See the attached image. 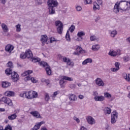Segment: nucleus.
<instances>
[{"instance_id": "obj_51", "label": "nucleus", "mask_w": 130, "mask_h": 130, "mask_svg": "<svg viewBox=\"0 0 130 130\" xmlns=\"http://www.w3.org/2000/svg\"><path fill=\"white\" fill-rule=\"evenodd\" d=\"M20 97H23L24 98H27V93L26 92L20 94Z\"/></svg>"}, {"instance_id": "obj_53", "label": "nucleus", "mask_w": 130, "mask_h": 130, "mask_svg": "<svg viewBox=\"0 0 130 130\" xmlns=\"http://www.w3.org/2000/svg\"><path fill=\"white\" fill-rule=\"evenodd\" d=\"M69 87L71 89H75L76 88V84H69Z\"/></svg>"}, {"instance_id": "obj_20", "label": "nucleus", "mask_w": 130, "mask_h": 130, "mask_svg": "<svg viewBox=\"0 0 130 130\" xmlns=\"http://www.w3.org/2000/svg\"><path fill=\"white\" fill-rule=\"evenodd\" d=\"M33 91L30 90L28 92H26V98L27 99H33Z\"/></svg>"}, {"instance_id": "obj_28", "label": "nucleus", "mask_w": 130, "mask_h": 130, "mask_svg": "<svg viewBox=\"0 0 130 130\" xmlns=\"http://www.w3.org/2000/svg\"><path fill=\"white\" fill-rule=\"evenodd\" d=\"M16 118H17V114L16 113L8 116V119H9V120H14V119H16Z\"/></svg>"}, {"instance_id": "obj_50", "label": "nucleus", "mask_w": 130, "mask_h": 130, "mask_svg": "<svg viewBox=\"0 0 130 130\" xmlns=\"http://www.w3.org/2000/svg\"><path fill=\"white\" fill-rule=\"evenodd\" d=\"M58 94H59V91H55L53 94V96H52V97L55 98V97H56V95H58Z\"/></svg>"}, {"instance_id": "obj_13", "label": "nucleus", "mask_w": 130, "mask_h": 130, "mask_svg": "<svg viewBox=\"0 0 130 130\" xmlns=\"http://www.w3.org/2000/svg\"><path fill=\"white\" fill-rule=\"evenodd\" d=\"M86 120L89 124H95V119H94L92 116H89L87 117Z\"/></svg>"}, {"instance_id": "obj_6", "label": "nucleus", "mask_w": 130, "mask_h": 130, "mask_svg": "<svg viewBox=\"0 0 130 130\" xmlns=\"http://www.w3.org/2000/svg\"><path fill=\"white\" fill-rule=\"evenodd\" d=\"M108 54L109 55H110V56L115 57V56H117V55H120V54H121V50L119 49H117L116 50H110Z\"/></svg>"}, {"instance_id": "obj_30", "label": "nucleus", "mask_w": 130, "mask_h": 130, "mask_svg": "<svg viewBox=\"0 0 130 130\" xmlns=\"http://www.w3.org/2000/svg\"><path fill=\"white\" fill-rule=\"evenodd\" d=\"M40 60H41V59L38 57H32V61H33V62H39Z\"/></svg>"}, {"instance_id": "obj_24", "label": "nucleus", "mask_w": 130, "mask_h": 130, "mask_svg": "<svg viewBox=\"0 0 130 130\" xmlns=\"http://www.w3.org/2000/svg\"><path fill=\"white\" fill-rule=\"evenodd\" d=\"M11 86V83L7 82V81H3L2 82V87L3 88H8Z\"/></svg>"}, {"instance_id": "obj_17", "label": "nucleus", "mask_w": 130, "mask_h": 130, "mask_svg": "<svg viewBox=\"0 0 130 130\" xmlns=\"http://www.w3.org/2000/svg\"><path fill=\"white\" fill-rule=\"evenodd\" d=\"M95 101H104L105 97L102 95L95 96L94 98Z\"/></svg>"}, {"instance_id": "obj_29", "label": "nucleus", "mask_w": 130, "mask_h": 130, "mask_svg": "<svg viewBox=\"0 0 130 130\" xmlns=\"http://www.w3.org/2000/svg\"><path fill=\"white\" fill-rule=\"evenodd\" d=\"M104 112L105 114H110L111 113V109L108 107H106L105 108Z\"/></svg>"}, {"instance_id": "obj_21", "label": "nucleus", "mask_w": 130, "mask_h": 130, "mask_svg": "<svg viewBox=\"0 0 130 130\" xmlns=\"http://www.w3.org/2000/svg\"><path fill=\"white\" fill-rule=\"evenodd\" d=\"M123 78L127 81V82H130V74H128L124 73L122 74Z\"/></svg>"}, {"instance_id": "obj_31", "label": "nucleus", "mask_w": 130, "mask_h": 130, "mask_svg": "<svg viewBox=\"0 0 130 130\" xmlns=\"http://www.w3.org/2000/svg\"><path fill=\"white\" fill-rule=\"evenodd\" d=\"M66 38L67 41H71V37L70 36V31L67 30L66 36Z\"/></svg>"}, {"instance_id": "obj_58", "label": "nucleus", "mask_w": 130, "mask_h": 130, "mask_svg": "<svg viewBox=\"0 0 130 130\" xmlns=\"http://www.w3.org/2000/svg\"><path fill=\"white\" fill-rule=\"evenodd\" d=\"M1 4H2V5H6L7 3V0H0Z\"/></svg>"}, {"instance_id": "obj_62", "label": "nucleus", "mask_w": 130, "mask_h": 130, "mask_svg": "<svg viewBox=\"0 0 130 130\" xmlns=\"http://www.w3.org/2000/svg\"><path fill=\"white\" fill-rule=\"evenodd\" d=\"M80 130H87V128L84 126H82L80 128Z\"/></svg>"}, {"instance_id": "obj_4", "label": "nucleus", "mask_w": 130, "mask_h": 130, "mask_svg": "<svg viewBox=\"0 0 130 130\" xmlns=\"http://www.w3.org/2000/svg\"><path fill=\"white\" fill-rule=\"evenodd\" d=\"M55 25L57 27V31L58 34H62V31H63V24L61 23V21L59 20L56 21Z\"/></svg>"}, {"instance_id": "obj_7", "label": "nucleus", "mask_w": 130, "mask_h": 130, "mask_svg": "<svg viewBox=\"0 0 130 130\" xmlns=\"http://www.w3.org/2000/svg\"><path fill=\"white\" fill-rule=\"evenodd\" d=\"M2 103L6 104L8 106H12L13 105V102H12V100L6 96H4L2 98Z\"/></svg>"}, {"instance_id": "obj_3", "label": "nucleus", "mask_w": 130, "mask_h": 130, "mask_svg": "<svg viewBox=\"0 0 130 130\" xmlns=\"http://www.w3.org/2000/svg\"><path fill=\"white\" fill-rule=\"evenodd\" d=\"M73 80V79L72 78L69 77L68 76H63L59 81V84L61 88L62 89H64V88H65L66 84H67L66 81H70L71 82Z\"/></svg>"}, {"instance_id": "obj_36", "label": "nucleus", "mask_w": 130, "mask_h": 130, "mask_svg": "<svg viewBox=\"0 0 130 130\" xmlns=\"http://www.w3.org/2000/svg\"><path fill=\"white\" fill-rule=\"evenodd\" d=\"M16 29V32H20L21 31V24H18L15 26Z\"/></svg>"}, {"instance_id": "obj_60", "label": "nucleus", "mask_w": 130, "mask_h": 130, "mask_svg": "<svg viewBox=\"0 0 130 130\" xmlns=\"http://www.w3.org/2000/svg\"><path fill=\"white\" fill-rule=\"evenodd\" d=\"M44 121H42L38 123V124L39 126H40V127L42 125V124H44L45 123Z\"/></svg>"}, {"instance_id": "obj_9", "label": "nucleus", "mask_w": 130, "mask_h": 130, "mask_svg": "<svg viewBox=\"0 0 130 130\" xmlns=\"http://www.w3.org/2000/svg\"><path fill=\"white\" fill-rule=\"evenodd\" d=\"M48 7H53L55 8L58 6V2L57 0H48L47 2Z\"/></svg>"}, {"instance_id": "obj_39", "label": "nucleus", "mask_w": 130, "mask_h": 130, "mask_svg": "<svg viewBox=\"0 0 130 130\" xmlns=\"http://www.w3.org/2000/svg\"><path fill=\"white\" fill-rule=\"evenodd\" d=\"M90 41H95V40H98L97 37L95 36H91L90 37Z\"/></svg>"}, {"instance_id": "obj_10", "label": "nucleus", "mask_w": 130, "mask_h": 130, "mask_svg": "<svg viewBox=\"0 0 130 130\" xmlns=\"http://www.w3.org/2000/svg\"><path fill=\"white\" fill-rule=\"evenodd\" d=\"M14 46L11 44H8L5 47V51L6 52H8V53H12L13 50H14Z\"/></svg>"}, {"instance_id": "obj_44", "label": "nucleus", "mask_w": 130, "mask_h": 130, "mask_svg": "<svg viewBox=\"0 0 130 130\" xmlns=\"http://www.w3.org/2000/svg\"><path fill=\"white\" fill-rule=\"evenodd\" d=\"M27 56H26V53H22L20 54V58H22V59H25Z\"/></svg>"}, {"instance_id": "obj_61", "label": "nucleus", "mask_w": 130, "mask_h": 130, "mask_svg": "<svg viewBox=\"0 0 130 130\" xmlns=\"http://www.w3.org/2000/svg\"><path fill=\"white\" fill-rule=\"evenodd\" d=\"M54 41H55V38H50V43H52L53 42H54Z\"/></svg>"}, {"instance_id": "obj_33", "label": "nucleus", "mask_w": 130, "mask_h": 130, "mask_svg": "<svg viewBox=\"0 0 130 130\" xmlns=\"http://www.w3.org/2000/svg\"><path fill=\"white\" fill-rule=\"evenodd\" d=\"M67 66H69L70 67H74V62L71 61V59H69V60H68L67 62L66 63Z\"/></svg>"}, {"instance_id": "obj_1", "label": "nucleus", "mask_w": 130, "mask_h": 130, "mask_svg": "<svg viewBox=\"0 0 130 130\" xmlns=\"http://www.w3.org/2000/svg\"><path fill=\"white\" fill-rule=\"evenodd\" d=\"M128 6V2L126 1H120V2H117L115 4L113 8V12L117 14L119 13V10L121 13H123V12H126L127 11V8H125V7Z\"/></svg>"}, {"instance_id": "obj_35", "label": "nucleus", "mask_w": 130, "mask_h": 130, "mask_svg": "<svg viewBox=\"0 0 130 130\" xmlns=\"http://www.w3.org/2000/svg\"><path fill=\"white\" fill-rule=\"evenodd\" d=\"M117 35V31H116V30H113L111 32V37L114 38L115 37V35Z\"/></svg>"}, {"instance_id": "obj_55", "label": "nucleus", "mask_w": 130, "mask_h": 130, "mask_svg": "<svg viewBox=\"0 0 130 130\" xmlns=\"http://www.w3.org/2000/svg\"><path fill=\"white\" fill-rule=\"evenodd\" d=\"M111 72H113L114 73H116V72H117L119 70L117 68H111Z\"/></svg>"}, {"instance_id": "obj_42", "label": "nucleus", "mask_w": 130, "mask_h": 130, "mask_svg": "<svg viewBox=\"0 0 130 130\" xmlns=\"http://www.w3.org/2000/svg\"><path fill=\"white\" fill-rule=\"evenodd\" d=\"M49 99H50V98L49 97V95L48 93H46L45 94V101H49Z\"/></svg>"}, {"instance_id": "obj_26", "label": "nucleus", "mask_w": 130, "mask_h": 130, "mask_svg": "<svg viewBox=\"0 0 130 130\" xmlns=\"http://www.w3.org/2000/svg\"><path fill=\"white\" fill-rule=\"evenodd\" d=\"M2 28L5 33L8 32L9 31V28H8V26L6 25L5 23H2Z\"/></svg>"}, {"instance_id": "obj_56", "label": "nucleus", "mask_w": 130, "mask_h": 130, "mask_svg": "<svg viewBox=\"0 0 130 130\" xmlns=\"http://www.w3.org/2000/svg\"><path fill=\"white\" fill-rule=\"evenodd\" d=\"M123 60H124L126 62L128 61V60H129V58L127 56H124L123 57Z\"/></svg>"}, {"instance_id": "obj_40", "label": "nucleus", "mask_w": 130, "mask_h": 130, "mask_svg": "<svg viewBox=\"0 0 130 130\" xmlns=\"http://www.w3.org/2000/svg\"><path fill=\"white\" fill-rule=\"evenodd\" d=\"M61 58L62 59L63 62H68V60L70 59V58H67V57L61 56Z\"/></svg>"}, {"instance_id": "obj_8", "label": "nucleus", "mask_w": 130, "mask_h": 130, "mask_svg": "<svg viewBox=\"0 0 130 130\" xmlns=\"http://www.w3.org/2000/svg\"><path fill=\"white\" fill-rule=\"evenodd\" d=\"M118 117V113L116 112H113L111 114V123L113 124L116 122V119Z\"/></svg>"}, {"instance_id": "obj_48", "label": "nucleus", "mask_w": 130, "mask_h": 130, "mask_svg": "<svg viewBox=\"0 0 130 130\" xmlns=\"http://www.w3.org/2000/svg\"><path fill=\"white\" fill-rule=\"evenodd\" d=\"M40 128V126L38 125V124L37 123L36 125H35L34 127L32 128L33 130H38Z\"/></svg>"}, {"instance_id": "obj_47", "label": "nucleus", "mask_w": 130, "mask_h": 130, "mask_svg": "<svg viewBox=\"0 0 130 130\" xmlns=\"http://www.w3.org/2000/svg\"><path fill=\"white\" fill-rule=\"evenodd\" d=\"M32 98H36L38 96V93L36 91H32Z\"/></svg>"}, {"instance_id": "obj_46", "label": "nucleus", "mask_w": 130, "mask_h": 130, "mask_svg": "<svg viewBox=\"0 0 130 130\" xmlns=\"http://www.w3.org/2000/svg\"><path fill=\"white\" fill-rule=\"evenodd\" d=\"M119 66H120V63L118 62H115V67L116 69L119 70Z\"/></svg>"}, {"instance_id": "obj_12", "label": "nucleus", "mask_w": 130, "mask_h": 130, "mask_svg": "<svg viewBox=\"0 0 130 130\" xmlns=\"http://www.w3.org/2000/svg\"><path fill=\"white\" fill-rule=\"evenodd\" d=\"M30 113L31 115L33 116L34 117H36V118H42V117L37 111H31Z\"/></svg>"}, {"instance_id": "obj_63", "label": "nucleus", "mask_w": 130, "mask_h": 130, "mask_svg": "<svg viewBox=\"0 0 130 130\" xmlns=\"http://www.w3.org/2000/svg\"><path fill=\"white\" fill-rule=\"evenodd\" d=\"M23 121H24V120H23L22 119H19L18 120V122H19L20 123H22Z\"/></svg>"}, {"instance_id": "obj_52", "label": "nucleus", "mask_w": 130, "mask_h": 130, "mask_svg": "<svg viewBox=\"0 0 130 130\" xmlns=\"http://www.w3.org/2000/svg\"><path fill=\"white\" fill-rule=\"evenodd\" d=\"M5 130H12V126L8 125L5 128Z\"/></svg>"}, {"instance_id": "obj_57", "label": "nucleus", "mask_w": 130, "mask_h": 130, "mask_svg": "<svg viewBox=\"0 0 130 130\" xmlns=\"http://www.w3.org/2000/svg\"><path fill=\"white\" fill-rule=\"evenodd\" d=\"M30 80L32 83H37V81H36V79H35V78H34V77H31Z\"/></svg>"}, {"instance_id": "obj_45", "label": "nucleus", "mask_w": 130, "mask_h": 130, "mask_svg": "<svg viewBox=\"0 0 130 130\" xmlns=\"http://www.w3.org/2000/svg\"><path fill=\"white\" fill-rule=\"evenodd\" d=\"M42 82H45L47 86L50 84V81L48 79H43L42 80Z\"/></svg>"}, {"instance_id": "obj_64", "label": "nucleus", "mask_w": 130, "mask_h": 130, "mask_svg": "<svg viewBox=\"0 0 130 130\" xmlns=\"http://www.w3.org/2000/svg\"><path fill=\"white\" fill-rule=\"evenodd\" d=\"M78 97L79 99H84V95H83L80 94Z\"/></svg>"}, {"instance_id": "obj_59", "label": "nucleus", "mask_w": 130, "mask_h": 130, "mask_svg": "<svg viewBox=\"0 0 130 130\" xmlns=\"http://www.w3.org/2000/svg\"><path fill=\"white\" fill-rule=\"evenodd\" d=\"M76 10L78 12H80V11H82V7L81 6H77L76 7Z\"/></svg>"}, {"instance_id": "obj_19", "label": "nucleus", "mask_w": 130, "mask_h": 130, "mask_svg": "<svg viewBox=\"0 0 130 130\" xmlns=\"http://www.w3.org/2000/svg\"><path fill=\"white\" fill-rule=\"evenodd\" d=\"M5 95L8 97H14L15 96V92L12 91H6L5 93Z\"/></svg>"}, {"instance_id": "obj_14", "label": "nucleus", "mask_w": 130, "mask_h": 130, "mask_svg": "<svg viewBox=\"0 0 130 130\" xmlns=\"http://www.w3.org/2000/svg\"><path fill=\"white\" fill-rule=\"evenodd\" d=\"M84 51L82 47L77 46L76 51L74 52L73 54L75 55H80V53H82V52Z\"/></svg>"}, {"instance_id": "obj_37", "label": "nucleus", "mask_w": 130, "mask_h": 130, "mask_svg": "<svg viewBox=\"0 0 130 130\" xmlns=\"http://www.w3.org/2000/svg\"><path fill=\"white\" fill-rule=\"evenodd\" d=\"M40 65L41 67H48V63L45 61H41L40 62Z\"/></svg>"}, {"instance_id": "obj_43", "label": "nucleus", "mask_w": 130, "mask_h": 130, "mask_svg": "<svg viewBox=\"0 0 130 130\" xmlns=\"http://www.w3.org/2000/svg\"><path fill=\"white\" fill-rule=\"evenodd\" d=\"M7 66L8 68H10L9 69H12V68H13V62L10 61L7 63Z\"/></svg>"}, {"instance_id": "obj_41", "label": "nucleus", "mask_w": 130, "mask_h": 130, "mask_svg": "<svg viewBox=\"0 0 130 130\" xmlns=\"http://www.w3.org/2000/svg\"><path fill=\"white\" fill-rule=\"evenodd\" d=\"M84 35L85 32H84L83 31H79L77 34V36L80 38L82 37V36H84Z\"/></svg>"}, {"instance_id": "obj_25", "label": "nucleus", "mask_w": 130, "mask_h": 130, "mask_svg": "<svg viewBox=\"0 0 130 130\" xmlns=\"http://www.w3.org/2000/svg\"><path fill=\"white\" fill-rule=\"evenodd\" d=\"M47 39L48 37L46 35H42L41 36V41L42 42V43L43 44L44 42H47Z\"/></svg>"}, {"instance_id": "obj_22", "label": "nucleus", "mask_w": 130, "mask_h": 130, "mask_svg": "<svg viewBox=\"0 0 130 130\" xmlns=\"http://www.w3.org/2000/svg\"><path fill=\"white\" fill-rule=\"evenodd\" d=\"M92 61L93 60H92L91 58H88L82 62V64L83 66H85V64H87V63H91Z\"/></svg>"}, {"instance_id": "obj_23", "label": "nucleus", "mask_w": 130, "mask_h": 130, "mask_svg": "<svg viewBox=\"0 0 130 130\" xmlns=\"http://www.w3.org/2000/svg\"><path fill=\"white\" fill-rule=\"evenodd\" d=\"M93 11H97V10L99 11V10H100V6H99V4H97L96 2L93 3Z\"/></svg>"}, {"instance_id": "obj_18", "label": "nucleus", "mask_w": 130, "mask_h": 130, "mask_svg": "<svg viewBox=\"0 0 130 130\" xmlns=\"http://www.w3.org/2000/svg\"><path fill=\"white\" fill-rule=\"evenodd\" d=\"M49 14L54 15L55 14V9L53 7L48 6Z\"/></svg>"}, {"instance_id": "obj_15", "label": "nucleus", "mask_w": 130, "mask_h": 130, "mask_svg": "<svg viewBox=\"0 0 130 130\" xmlns=\"http://www.w3.org/2000/svg\"><path fill=\"white\" fill-rule=\"evenodd\" d=\"M69 100L71 102H75V101H77V96L76 95H75L74 94H69Z\"/></svg>"}, {"instance_id": "obj_38", "label": "nucleus", "mask_w": 130, "mask_h": 130, "mask_svg": "<svg viewBox=\"0 0 130 130\" xmlns=\"http://www.w3.org/2000/svg\"><path fill=\"white\" fill-rule=\"evenodd\" d=\"M75 29H76V27L75 26V25H72L71 27L69 28V30L71 33H73V32L75 31Z\"/></svg>"}, {"instance_id": "obj_16", "label": "nucleus", "mask_w": 130, "mask_h": 130, "mask_svg": "<svg viewBox=\"0 0 130 130\" xmlns=\"http://www.w3.org/2000/svg\"><path fill=\"white\" fill-rule=\"evenodd\" d=\"M25 54L27 58H32V57H33V53H32V51L29 49L25 51Z\"/></svg>"}, {"instance_id": "obj_2", "label": "nucleus", "mask_w": 130, "mask_h": 130, "mask_svg": "<svg viewBox=\"0 0 130 130\" xmlns=\"http://www.w3.org/2000/svg\"><path fill=\"white\" fill-rule=\"evenodd\" d=\"M5 73L6 75L10 76L11 75V78L12 79L13 82H16L19 81L20 77H19V75L16 72H12V69H7L5 70Z\"/></svg>"}, {"instance_id": "obj_5", "label": "nucleus", "mask_w": 130, "mask_h": 130, "mask_svg": "<svg viewBox=\"0 0 130 130\" xmlns=\"http://www.w3.org/2000/svg\"><path fill=\"white\" fill-rule=\"evenodd\" d=\"M33 73V71L31 70H28L25 72H24L21 75L22 77H25L26 76H27L24 78L25 82H28V81H30L31 80V76L29 75L32 74Z\"/></svg>"}, {"instance_id": "obj_49", "label": "nucleus", "mask_w": 130, "mask_h": 130, "mask_svg": "<svg viewBox=\"0 0 130 130\" xmlns=\"http://www.w3.org/2000/svg\"><path fill=\"white\" fill-rule=\"evenodd\" d=\"M85 5H89L92 4V0H84Z\"/></svg>"}, {"instance_id": "obj_34", "label": "nucleus", "mask_w": 130, "mask_h": 130, "mask_svg": "<svg viewBox=\"0 0 130 130\" xmlns=\"http://www.w3.org/2000/svg\"><path fill=\"white\" fill-rule=\"evenodd\" d=\"M104 96L106 98H107L108 99H110V98H111L112 97L111 94L108 92H105Z\"/></svg>"}, {"instance_id": "obj_11", "label": "nucleus", "mask_w": 130, "mask_h": 130, "mask_svg": "<svg viewBox=\"0 0 130 130\" xmlns=\"http://www.w3.org/2000/svg\"><path fill=\"white\" fill-rule=\"evenodd\" d=\"M95 84L99 87H103L104 86L105 83L103 82V80L101 78H98L95 79Z\"/></svg>"}, {"instance_id": "obj_54", "label": "nucleus", "mask_w": 130, "mask_h": 130, "mask_svg": "<svg viewBox=\"0 0 130 130\" xmlns=\"http://www.w3.org/2000/svg\"><path fill=\"white\" fill-rule=\"evenodd\" d=\"M73 119L75 120V121H76L77 123H80V119H79L78 118H77V117L74 116L73 118Z\"/></svg>"}, {"instance_id": "obj_32", "label": "nucleus", "mask_w": 130, "mask_h": 130, "mask_svg": "<svg viewBox=\"0 0 130 130\" xmlns=\"http://www.w3.org/2000/svg\"><path fill=\"white\" fill-rule=\"evenodd\" d=\"M46 73L48 76H50L51 75V69H50V67L46 68Z\"/></svg>"}, {"instance_id": "obj_27", "label": "nucleus", "mask_w": 130, "mask_h": 130, "mask_svg": "<svg viewBox=\"0 0 130 130\" xmlns=\"http://www.w3.org/2000/svg\"><path fill=\"white\" fill-rule=\"evenodd\" d=\"M100 49V46L99 45H93L92 46L91 49L94 51H97Z\"/></svg>"}]
</instances>
